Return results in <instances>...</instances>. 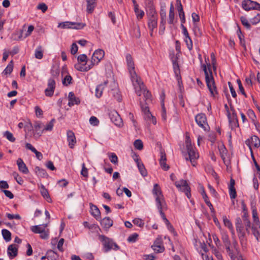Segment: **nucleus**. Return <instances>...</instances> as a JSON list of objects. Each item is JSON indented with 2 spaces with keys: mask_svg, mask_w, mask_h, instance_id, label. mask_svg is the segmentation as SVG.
<instances>
[{
  "mask_svg": "<svg viewBox=\"0 0 260 260\" xmlns=\"http://www.w3.org/2000/svg\"><path fill=\"white\" fill-rule=\"evenodd\" d=\"M202 68L205 73L207 86L211 95L215 96L217 94V91L211 69V64L207 63V65L203 64Z\"/></svg>",
  "mask_w": 260,
  "mask_h": 260,
  "instance_id": "f257e3e1",
  "label": "nucleus"
},
{
  "mask_svg": "<svg viewBox=\"0 0 260 260\" xmlns=\"http://www.w3.org/2000/svg\"><path fill=\"white\" fill-rule=\"evenodd\" d=\"M126 60L128 70L133 85L142 86L141 80L137 75L135 70V64L132 56L129 54L126 55Z\"/></svg>",
  "mask_w": 260,
  "mask_h": 260,
  "instance_id": "f03ea898",
  "label": "nucleus"
},
{
  "mask_svg": "<svg viewBox=\"0 0 260 260\" xmlns=\"http://www.w3.org/2000/svg\"><path fill=\"white\" fill-rule=\"evenodd\" d=\"M152 192L155 197L157 208H167L160 187L158 184H155L154 185Z\"/></svg>",
  "mask_w": 260,
  "mask_h": 260,
  "instance_id": "7ed1b4c3",
  "label": "nucleus"
},
{
  "mask_svg": "<svg viewBox=\"0 0 260 260\" xmlns=\"http://www.w3.org/2000/svg\"><path fill=\"white\" fill-rule=\"evenodd\" d=\"M48 223L34 225L31 227V230L36 234H40V237L43 239H47L48 238L49 230L47 229Z\"/></svg>",
  "mask_w": 260,
  "mask_h": 260,
  "instance_id": "20e7f679",
  "label": "nucleus"
},
{
  "mask_svg": "<svg viewBox=\"0 0 260 260\" xmlns=\"http://www.w3.org/2000/svg\"><path fill=\"white\" fill-rule=\"evenodd\" d=\"M99 240L103 243L105 249V252H107L112 249L115 250L118 249V245L114 243L113 241L104 235H99Z\"/></svg>",
  "mask_w": 260,
  "mask_h": 260,
  "instance_id": "39448f33",
  "label": "nucleus"
},
{
  "mask_svg": "<svg viewBox=\"0 0 260 260\" xmlns=\"http://www.w3.org/2000/svg\"><path fill=\"white\" fill-rule=\"evenodd\" d=\"M141 83H142V86L141 85V86H140V87L138 85H137L136 86L133 85L136 94L138 96H141V93L143 92L144 98L145 99V101L146 102L150 101L151 98V93L149 92V91L147 90L145 88L143 83L142 81H141Z\"/></svg>",
  "mask_w": 260,
  "mask_h": 260,
  "instance_id": "423d86ee",
  "label": "nucleus"
},
{
  "mask_svg": "<svg viewBox=\"0 0 260 260\" xmlns=\"http://www.w3.org/2000/svg\"><path fill=\"white\" fill-rule=\"evenodd\" d=\"M85 26V24L83 23L66 21L59 23L58 25V27H60L63 29L72 28L80 29L83 28Z\"/></svg>",
  "mask_w": 260,
  "mask_h": 260,
  "instance_id": "0eeeda50",
  "label": "nucleus"
},
{
  "mask_svg": "<svg viewBox=\"0 0 260 260\" xmlns=\"http://www.w3.org/2000/svg\"><path fill=\"white\" fill-rule=\"evenodd\" d=\"M242 7L245 11L260 10V4L251 0H244L242 3Z\"/></svg>",
  "mask_w": 260,
  "mask_h": 260,
  "instance_id": "6e6552de",
  "label": "nucleus"
},
{
  "mask_svg": "<svg viewBox=\"0 0 260 260\" xmlns=\"http://www.w3.org/2000/svg\"><path fill=\"white\" fill-rule=\"evenodd\" d=\"M175 184L177 188L185 192L188 199L190 198V188L188 186L186 180L182 179L178 182H175Z\"/></svg>",
  "mask_w": 260,
  "mask_h": 260,
  "instance_id": "1a4fd4ad",
  "label": "nucleus"
},
{
  "mask_svg": "<svg viewBox=\"0 0 260 260\" xmlns=\"http://www.w3.org/2000/svg\"><path fill=\"white\" fill-rule=\"evenodd\" d=\"M109 117L111 120L117 126L123 125V121L119 114L115 110L111 111L109 113Z\"/></svg>",
  "mask_w": 260,
  "mask_h": 260,
  "instance_id": "9d476101",
  "label": "nucleus"
},
{
  "mask_svg": "<svg viewBox=\"0 0 260 260\" xmlns=\"http://www.w3.org/2000/svg\"><path fill=\"white\" fill-rule=\"evenodd\" d=\"M195 120L200 127H202L205 131L208 130V125L205 114L202 113L198 114L196 116Z\"/></svg>",
  "mask_w": 260,
  "mask_h": 260,
  "instance_id": "9b49d317",
  "label": "nucleus"
},
{
  "mask_svg": "<svg viewBox=\"0 0 260 260\" xmlns=\"http://www.w3.org/2000/svg\"><path fill=\"white\" fill-rule=\"evenodd\" d=\"M148 27L151 31L150 35L152 36L153 29L157 27V17L154 12H152V15L149 16L148 22Z\"/></svg>",
  "mask_w": 260,
  "mask_h": 260,
  "instance_id": "f8f14e48",
  "label": "nucleus"
},
{
  "mask_svg": "<svg viewBox=\"0 0 260 260\" xmlns=\"http://www.w3.org/2000/svg\"><path fill=\"white\" fill-rule=\"evenodd\" d=\"M189 159L193 166H196V160L199 157L198 153H196L192 148V146L186 147Z\"/></svg>",
  "mask_w": 260,
  "mask_h": 260,
  "instance_id": "ddd939ff",
  "label": "nucleus"
},
{
  "mask_svg": "<svg viewBox=\"0 0 260 260\" xmlns=\"http://www.w3.org/2000/svg\"><path fill=\"white\" fill-rule=\"evenodd\" d=\"M228 116L231 128L233 129L238 127L239 124L236 113L233 111L232 114L231 115L230 112L228 110Z\"/></svg>",
  "mask_w": 260,
  "mask_h": 260,
  "instance_id": "4468645a",
  "label": "nucleus"
},
{
  "mask_svg": "<svg viewBox=\"0 0 260 260\" xmlns=\"http://www.w3.org/2000/svg\"><path fill=\"white\" fill-rule=\"evenodd\" d=\"M55 82L53 79H50L48 82V87L45 89V95L48 96H51L54 93Z\"/></svg>",
  "mask_w": 260,
  "mask_h": 260,
  "instance_id": "2eb2a0df",
  "label": "nucleus"
},
{
  "mask_svg": "<svg viewBox=\"0 0 260 260\" xmlns=\"http://www.w3.org/2000/svg\"><path fill=\"white\" fill-rule=\"evenodd\" d=\"M246 144L249 146L250 150L251 151L252 146L258 148L260 146V140L257 136H253L251 137L250 140L246 141Z\"/></svg>",
  "mask_w": 260,
  "mask_h": 260,
  "instance_id": "dca6fc26",
  "label": "nucleus"
},
{
  "mask_svg": "<svg viewBox=\"0 0 260 260\" xmlns=\"http://www.w3.org/2000/svg\"><path fill=\"white\" fill-rule=\"evenodd\" d=\"M18 249V246L15 244H11L8 246L7 252L10 258L12 259L17 255Z\"/></svg>",
  "mask_w": 260,
  "mask_h": 260,
  "instance_id": "f3484780",
  "label": "nucleus"
},
{
  "mask_svg": "<svg viewBox=\"0 0 260 260\" xmlns=\"http://www.w3.org/2000/svg\"><path fill=\"white\" fill-rule=\"evenodd\" d=\"M104 56V51L102 49L96 50L93 53L92 61L94 63H99Z\"/></svg>",
  "mask_w": 260,
  "mask_h": 260,
  "instance_id": "a211bd4d",
  "label": "nucleus"
},
{
  "mask_svg": "<svg viewBox=\"0 0 260 260\" xmlns=\"http://www.w3.org/2000/svg\"><path fill=\"white\" fill-rule=\"evenodd\" d=\"M67 138L69 146L70 148L73 149L76 143V139L74 133L71 131H68L67 132Z\"/></svg>",
  "mask_w": 260,
  "mask_h": 260,
  "instance_id": "6ab92c4d",
  "label": "nucleus"
},
{
  "mask_svg": "<svg viewBox=\"0 0 260 260\" xmlns=\"http://www.w3.org/2000/svg\"><path fill=\"white\" fill-rule=\"evenodd\" d=\"M17 164L20 171L25 174L28 173V169L21 158H19L17 159Z\"/></svg>",
  "mask_w": 260,
  "mask_h": 260,
  "instance_id": "aec40b11",
  "label": "nucleus"
},
{
  "mask_svg": "<svg viewBox=\"0 0 260 260\" xmlns=\"http://www.w3.org/2000/svg\"><path fill=\"white\" fill-rule=\"evenodd\" d=\"M34 128L36 132V133L34 134V136L37 135L38 136V137H39L44 132V125L41 122L39 121H36L35 122L34 125Z\"/></svg>",
  "mask_w": 260,
  "mask_h": 260,
  "instance_id": "412c9836",
  "label": "nucleus"
},
{
  "mask_svg": "<svg viewBox=\"0 0 260 260\" xmlns=\"http://www.w3.org/2000/svg\"><path fill=\"white\" fill-rule=\"evenodd\" d=\"M140 104H141V108H142V111L144 113L145 119L146 120H147V121L151 120V119L153 116L151 114V113L150 112V111H149V109L148 107L147 106H146L142 105V102H141V101H140Z\"/></svg>",
  "mask_w": 260,
  "mask_h": 260,
  "instance_id": "4be33fe9",
  "label": "nucleus"
},
{
  "mask_svg": "<svg viewBox=\"0 0 260 260\" xmlns=\"http://www.w3.org/2000/svg\"><path fill=\"white\" fill-rule=\"evenodd\" d=\"M166 155L165 153L161 151H160V158L159 159L160 165L161 168L165 170H168L169 169V166L167 165L166 162Z\"/></svg>",
  "mask_w": 260,
  "mask_h": 260,
  "instance_id": "5701e85b",
  "label": "nucleus"
},
{
  "mask_svg": "<svg viewBox=\"0 0 260 260\" xmlns=\"http://www.w3.org/2000/svg\"><path fill=\"white\" fill-rule=\"evenodd\" d=\"M90 205L91 214L96 220H100L101 218V212L99 208L95 205L91 204Z\"/></svg>",
  "mask_w": 260,
  "mask_h": 260,
  "instance_id": "b1692460",
  "label": "nucleus"
},
{
  "mask_svg": "<svg viewBox=\"0 0 260 260\" xmlns=\"http://www.w3.org/2000/svg\"><path fill=\"white\" fill-rule=\"evenodd\" d=\"M101 225L106 229H109L113 225V221L109 217H107L101 220Z\"/></svg>",
  "mask_w": 260,
  "mask_h": 260,
  "instance_id": "393cba45",
  "label": "nucleus"
},
{
  "mask_svg": "<svg viewBox=\"0 0 260 260\" xmlns=\"http://www.w3.org/2000/svg\"><path fill=\"white\" fill-rule=\"evenodd\" d=\"M69 100L68 105L70 107L73 106L74 104H78L80 103V100L75 96L73 92H70L69 93Z\"/></svg>",
  "mask_w": 260,
  "mask_h": 260,
  "instance_id": "a878e982",
  "label": "nucleus"
},
{
  "mask_svg": "<svg viewBox=\"0 0 260 260\" xmlns=\"http://www.w3.org/2000/svg\"><path fill=\"white\" fill-rule=\"evenodd\" d=\"M137 160H136V162L137 163V167L143 176H146L147 174L146 170L143 165V164L140 161V160L138 158V156H136Z\"/></svg>",
  "mask_w": 260,
  "mask_h": 260,
  "instance_id": "bb28decb",
  "label": "nucleus"
},
{
  "mask_svg": "<svg viewBox=\"0 0 260 260\" xmlns=\"http://www.w3.org/2000/svg\"><path fill=\"white\" fill-rule=\"evenodd\" d=\"M107 83L108 81H106L103 83V84H101L96 87L95 89V95L97 98H99L102 96L103 90L105 86L107 84Z\"/></svg>",
  "mask_w": 260,
  "mask_h": 260,
  "instance_id": "cd10ccee",
  "label": "nucleus"
},
{
  "mask_svg": "<svg viewBox=\"0 0 260 260\" xmlns=\"http://www.w3.org/2000/svg\"><path fill=\"white\" fill-rule=\"evenodd\" d=\"M87 12L88 13H92L94 11L96 5V0H86Z\"/></svg>",
  "mask_w": 260,
  "mask_h": 260,
  "instance_id": "c85d7f7f",
  "label": "nucleus"
},
{
  "mask_svg": "<svg viewBox=\"0 0 260 260\" xmlns=\"http://www.w3.org/2000/svg\"><path fill=\"white\" fill-rule=\"evenodd\" d=\"M40 192L43 198L46 199L49 203L51 202V199L49 194L48 191L44 185H41L40 188Z\"/></svg>",
  "mask_w": 260,
  "mask_h": 260,
  "instance_id": "c756f323",
  "label": "nucleus"
},
{
  "mask_svg": "<svg viewBox=\"0 0 260 260\" xmlns=\"http://www.w3.org/2000/svg\"><path fill=\"white\" fill-rule=\"evenodd\" d=\"M35 171L36 174L39 177L44 178L48 176L46 171L44 169L40 168L39 167H36L35 168Z\"/></svg>",
  "mask_w": 260,
  "mask_h": 260,
  "instance_id": "7c9ffc66",
  "label": "nucleus"
},
{
  "mask_svg": "<svg viewBox=\"0 0 260 260\" xmlns=\"http://www.w3.org/2000/svg\"><path fill=\"white\" fill-rule=\"evenodd\" d=\"M35 57L37 59H41L43 56V51L42 47L40 46H38L35 50Z\"/></svg>",
  "mask_w": 260,
  "mask_h": 260,
  "instance_id": "2f4dec72",
  "label": "nucleus"
},
{
  "mask_svg": "<svg viewBox=\"0 0 260 260\" xmlns=\"http://www.w3.org/2000/svg\"><path fill=\"white\" fill-rule=\"evenodd\" d=\"M2 234L4 239L7 241H10L11 240V233L9 231L4 229L2 231Z\"/></svg>",
  "mask_w": 260,
  "mask_h": 260,
  "instance_id": "473e14b6",
  "label": "nucleus"
},
{
  "mask_svg": "<svg viewBox=\"0 0 260 260\" xmlns=\"http://www.w3.org/2000/svg\"><path fill=\"white\" fill-rule=\"evenodd\" d=\"M252 229L253 235L256 238L257 241H258L259 238H260V226L257 225L255 226H253Z\"/></svg>",
  "mask_w": 260,
  "mask_h": 260,
  "instance_id": "72a5a7b5",
  "label": "nucleus"
},
{
  "mask_svg": "<svg viewBox=\"0 0 260 260\" xmlns=\"http://www.w3.org/2000/svg\"><path fill=\"white\" fill-rule=\"evenodd\" d=\"M223 221L225 226H227L231 231V232L234 234V229L232 225V223L225 216H223Z\"/></svg>",
  "mask_w": 260,
  "mask_h": 260,
  "instance_id": "f704fd0d",
  "label": "nucleus"
},
{
  "mask_svg": "<svg viewBox=\"0 0 260 260\" xmlns=\"http://www.w3.org/2000/svg\"><path fill=\"white\" fill-rule=\"evenodd\" d=\"M75 68L81 72H87L90 70V68L86 67L85 64H82L79 62L75 65Z\"/></svg>",
  "mask_w": 260,
  "mask_h": 260,
  "instance_id": "c9c22d12",
  "label": "nucleus"
},
{
  "mask_svg": "<svg viewBox=\"0 0 260 260\" xmlns=\"http://www.w3.org/2000/svg\"><path fill=\"white\" fill-rule=\"evenodd\" d=\"M174 7L172 4H171L170 11H169V23L170 24H173L174 22Z\"/></svg>",
  "mask_w": 260,
  "mask_h": 260,
  "instance_id": "e433bc0d",
  "label": "nucleus"
},
{
  "mask_svg": "<svg viewBox=\"0 0 260 260\" xmlns=\"http://www.w3.org/2000/svg\"><path fill=\"white\" fill-rule=\"evenodd\" d=\"M72 78L69 75H65L62 79V84L64 86H68L72 83Z\"/></svg>",
  "mask_w": 260,
  "mask_h": 260,
  "instance_id": "4c0bfd02",
  "label": "nucleus"
},
{
  "mask_svg": "<svg viewBox=\"0 0 260 260\" xmlns=\"http://www.w3.org/2000/svg\"><path fill=\"white\" fill-rule=\"evenodd\" d=\"M13 69V61L11 60L4 71V73L6 75L10 74L12 72Z\"/></svg>",
  "mask_w": 260,
  "mask_h": 260,
  "instance_id": "58836bf2",
  "label": "nucleus"
},
{
  "mask_svg": "<svg viewBox=\"0 0 260 260\" xmlns=\"http://www.w3.org/2000/svg\"><path fill=\"white\" fill-rule=\"evenodd\" d=\"M158 209L159 210L160 214L162 218L164 220L165 222L166 223V224L167 225H168V226H170L171 228H172V226L170 225L169 221L166 218V216H165L164 213L162 212V211L164 210H166L167 208H161V209L158 208Z\"/></svg>",
  "mask_w": 260,
  "mask_h": 260,
  "instance_id": "ea45409f",
  "label": "nucleus"
},
{
  "mask_svg": "<svg viewBox=\"0 0 260 260\" xmlns=\"http://www.w3.org/2000/svg\"><path fill=\"white\" fill-rule=\"evenodd\" d=\"M134 145L135 147L139 150H141L143 148V142L140 139L136 140L134 143Z\"/></svg>",
  "mask_w": 260,
  "mask_h": 260,
  "instance_id": "a19ab883",
  "label": "nucleus"
},
{
  "mask_svg": "<svg viewBox=\"0 0 260 260\" xmlns=\"http://www.w3.org/2000/svg\"><path fill=\"white\" fill-rule=\"evenodd\" d=\"M112 94L113 96L119 102L121 101V97L119 93V91L118 89L115 88L114 89L112 90Z\"/></svg>",
  "mask_w": 260,
  "mask_h": 260,
  "instance_id": "79ce46f5",
  "label": "nucleus"
},
{
  "mask_svg": "<svg viewBox=\"0 0 260 260\" xmlns=\"http://www.w3.org/2000/svg\"><path fill=\"white\" fill-rule=\"evenodd\" d=\"M54 120L52 119L48 122L45 126H44V131H51L54 125Z\"/></svg>",
  "mask_w": 260,
  "mask_h": 260,
  "instance_id": "37998d69",
  "label": "nucleus"
},
{
  "mask_svg": "<svg viewBox=\"0 0 260 260\" xmlns=\"http://www.w3.org/2000/svg\"><path fill=\"white\" fill-rule=\"evenodd\" d=\"M109 157L110 161L114 164H117L118 157L114 153H111L109 154Z\"/></svg>",
  "mask_w": 260,
  "mask_h": 260,
  "instance_id": "c03bdc74",
  "label": "nucleus"
},
{
  "mask_svg": "<svg viewBox=\"0 0 260 260\" xmlns=\"http://www.w3.org/2000/svg\"><path fill=\"white\" fill-rule=\"evenodd\" d=\"M177 9L179 12V17H181L182 14L184 17V12L183 10V7L180 0H177Z\"/></svg>",
  "mask_w": 260,
  "mask_h": 260,
  "instance_id": "a18cd8bd",
  "label": "nucleus"
},
{
  "mask_svg": "<svg viewBox=\"0 0 260 260\" xmlns=\"http://www.w3.org/2000/svg\"><path fill=\"white\" fill-rule=\"evenodd\" d=\"M4 136L10 142H14L15 141V138L13 137V134L9 131H6L4 133Z\"/></svg>",
  "mask_w": 260,
  "mask_h": 260,
  "instance_id": "49530a36",
  "label": "nucleus"
},
{
  "mask_svg": "<svg viewBox=\"0 0 260 260\" xmlns=\"http://www.w3.org/2000/svg\"><path fill=\"white\" fill-rule=\"evenodd\" d=\"M184 41L185 42V43L186 44V46H187L188 49L189 50H191L192 48V40H191V38H190V37L188 36V37H185Z\"/></svg>",
  "mask_w": 260,
  "mask_h": 260,
  "instance_id": "de8ad7c7",
  "label": "nucleus"
},
{
  "mask_svg": "<svg viewBox=\"0 0 260 260\" xmlns=\"http://www.w3.org/2000/svg\"><path fill=\"white\" fill-rule=\"evenodd\" d=\"M242 24L247 29L250 28V24L248 20L245 17H241L240 18Z\"/></svg>",
  "mask_w": 260,
  "mask_h": 260,
  "instance_id": "09e8293b",
  "label": "nucleus"
},
{
  "mask_svg": "<svg viewBox=\"0 0 260 260\" xmlns=\"http://www.w3.org/2000/svg\"><path fill=\"white\" fill-rule=\"evenodd\" d=\"M243 218L244 223L246 226V230L249 231V229L250 228V222L245 214L243 216Z\"/></svg>",
  "mask_w": 260,
  "mask_h": 260,
  "instance_id": "8fccbe9b",
  "label": "nucleus"
},
{
  "mask_svg": "<svg viewBox=\"0 0 260 260\" xmlns=\"http://www.w3.org/2000/svg\"><path fill=\"white\" fill-rule=\"evenodd\" d=\"M219 150L221 155V157L223 159H224V155L226 154V149L224 145L221 144L218 146Z\"/></svg>",
  "mask_w": 260,
  "mask_h": 260,
  "instance_id": "3c124183",
  "label": "nucleus"
},
{
  "mask_svg": "<svg viewBox=\"0 0 260 260\" xmlns=\"http://www.w3.org/2000/svg\"><path fill=\"white\" fill-rule=\"evenodd\" d=\"M254 77V74H251L250 75V78H246L245 79L246 85L249 87H251L252 85L251 79Z\"/></svg>",
  "mask_w": 260,
  "mask_h": 260,
  "instance_id": "603ef678",
  "label": "nucleus"
},
{
  "mask_svg": "<svg viewBox=\"0 0 260 260\" xmlns=\"http://www.w3.org/2000/svg\"><path fill=\"white\" fill-rule=\"evenodd\" d=\"M152 248L155 251L157 252H162L164 251L165 248L162 245H153Z\"/></svg>",
  "mask_w": 260,
  "mask_h": 260,
  "instance_id": "864d4df0",
  "label": "nucleus"
},
{
  "mask_svg": "<svg viewBox=\"0 0 260 260\" xmlns=\"http://www.w3.org/2000/svg\"><path fill=\"white\" fill-rule=\"evenodd\" d=\"M236 228L237 231H240L243 229L242 221L240 217H237L236 219Z\"/></svg>",
  "mask_w": 260,
  "mask_h": 260,
  "instance_id": "5fc2aeb1",
  "label": "nucleus"
},
{
  "mask_svg": "<svg viewBox=\"0 0 260 260\" xmlns=\"http://www.w3.org/2000/svg\"><path fill=\"white\" fill-rule=\"evenodd\" d=\"M225 248L227 252L228 253L229 255L230 256L231 258L233 260H236L237 258H236L234 254H233V252L232 250L230 249V245H225Z\"/></svg>",
  "mask_w": 260,
  "mask_h": 260,
  "instance_id": "6e6d98bb",
  "label": "nucleus"
},
{
  "mask_svg": "<svg viewBox=\"0 0 260 260\" xmlns=\"http://www.w3.org/2000/svg\"><path fill=\"white\" fill-rule=\"evenodd\" d=\"M88 229L92 231V232H96L98 234H99V231H101V229L98 226V225L95 224H91L88 226Z\"/></svg>",
  "mask_w": 260,
  "mask_h": 260,
  "instance_id": "4d7b16f0",
  "label": "nucleus"
},
{
  "mask_svg": "<svg viewBox=\"0 0 260 260\" xmlns=\"http://www.w3.org/2000/svg\"><path fill=\"white\" fill-rule=\"evenodd\" d=\"M238 233V236L241 243H243L245 241V233L242 229H240V231H237Z\"/></svg>",
  "mask_w": 260,
  "mask_h": 260,
  "instance_id": "13d9d810",
  "label": "nucleus"
},
{
  "mask_svg": "<svg viewBox=\"0 0 260 260\" xmlns=\"http://www.w3.org/2000/svg\"><path fill=\"white\" fill-rule=\"evenodd\" d=\"M90 123L94 126H96L99 123V120L95 116H91L89 119Z\"/></svg>",
  "mask_w": 260,
  "mask_h": 260,
  "instance_id": "bf43d9fd",
  "label": "nucleus"
},
{
  "mask_svg": "<svg viewBox=\"0 0 260 260\" xmlns=\"http://www.w3.org/2000/svg\"><path fill=\"white\" fill-rule=\"evenodd\" d=\"M133 222L134 224L137 225L140 227L143 226L144 223L142 220V219L140 218H135L133 220Z\"/></svg>",
  "mask_w": 260,
  "mask_h": 260,
  "instance_id": "052dcab7",
  "label": "nucleus"
},
{
  "mask_svg": "<svg viewBox=\"0 0 260 260\" xmlns=\"http://www.w3.org/2000/svg\"><path fill=\"white\" fill-rule=\"evenodd\" d=\"M138 237V235L137 234H136V233L133 234L128 237V238L127 239V241L129 242H135L136 241Z\"/></svg>",
  "mask_w": 260,
  "mask_h": 260,
  "instance_id": "680f3d73",
  "label": "nucleus"
},
{
  "mask_svg": "<svg viewBox=\"0 0 260 260\" xmlns=\"http://www.w3.org/2000/svg\"><path fill=\"white\" fill-rule=\"evenodd\" d=\"M229 193L230 198L232 199H235L237 196V193L235 187H229Z\"/></svg>",
  "mask_w": 260,
  "mask_h": 260,
  "instance_id": "e2e57ef3",
  "label": "nucleus"
},
{
  "mask_svg": "<svg viewBox=\"0 0 260 260\" xmlns=\"http://www.w3.org/2000/svg\"><path fill=\"white\" fill-rule=\"evenodd\" d=\"M161 118L164 121H166L167 119L166 111L165 108L164 103L163 102L161 103Z\"/></svg>",
  "mask_w": 260,
  "mask_h": 260,
  "instance_id": "0e129e2a",
  "label": "nucleus"
},
{
  "mask_svg": "<svg viewBox=\"0 0 260 260\" xmlns=\"http://www.w3.org/2000/svg\"><path fill=\"white\" fill-rule=\"evenodd\" d=\"M37 8L41 10L42 12L45 13L47 11L48 7L46 4L42 3L38 6Z\"/></svg>",
  "mask_w": 260,
  "mask_h": 260,
  "instance_id": "69168bd1",
  "label": "nucleus"
},
{
  "mask_svg": "<svg viewBox=\"0 0 260 260\" xmlns=\"http://www.w3.org/2000/svg\"><path fill=\"white\" fill-rule=\"evenodd\" d=\"M82 169L81 172V174L84 177H87L88 176V170L87 168L85 167V164L83 163L82 165Z\"/></svg>",
  "mask_w": 260,
  "mask_h": 260,
  "instance_id": "338daca9",
  "label": "nucleus"
},
{
  "mask_svg": "<svg viewBox=\"0 0 260 260\" xmlns=\"http://www.w3.org/2000/svg\"><path fill=\"white\" fill-rule=\"evenodd\" d=\"M260 21V14H257L253 18L251 19L252 24H256Z\"/></svg>",
  "mask_w": 260,
  "mask_h": 260,
  "instance_id": "774afa93",
  "label": "nucleus"
}]
</instances>
